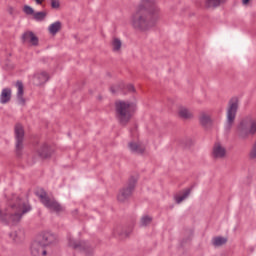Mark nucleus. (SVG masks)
<instances>
[{
	"label": "nucleus",
	"mask_w": 256,
	"mask_h": 256,
	"mask_svg": "<svg viewBox=\"0 0 256 256\" xmlns=\"http://www.w3.org/2000/svg\"><path fill=\"white\" fill-rule=\"evenodd\" d=\"M159 8L155 0H141L137 10L131 16V25L136 31H149L157 23Z\"/></svg>",
	"instance_id": "obj_1"
},
{
	"label": "nucleus",
	"mask_w": 256,
	"mask_h": 256,
	"mask_svg": "<svg viewBox=\"0 0 256 256\" xmlns=\"http://www.w3.org/2000/svg\"><path fill=\"white\" fill-rule=\"evenodd\" d=\"M11 209L15 213H9L7 211L3 212L0 210V221L4 225H17L21 221L22 217L31 211V204L28 201H23L21 198L16 199V203L11 205Z\"/></svg>",
	"instance_id": "obj_2"
},
{
	"label": "nucleus",
	"mask_w": 256,
	"mask_h": 256,
	"mask_svg": "<svg viewBox=\"0 0 256 256\" xmlns=\"http://www.w3.org/2000/svg\"><path fill=\"white\" fill-rule=\"evenodd\" d=\"M116 119H118L120 125H127L133 117V103L129 101H117L115 102Z\"/></svg>",
	"instance_id": "obj_3"
},
{
	"label": "nucleus",
	"mask_w": 256,
	"mask_h": 256,
	"mask_svg": "<svg viewBox=\"0 0 256 256\" xmlns=\"http://www.w3.org/2000/svg\"><path fill=\"white\" fill-rule=\"evenodd\" d=\"M237 111H239V98L232 97L228 102L226 111V122L224 126L226 133H231V129H233V125H235V119H237Z\"/></svg>",
	"instance_id": "obj_4"
},
{
	"label": "nucleus",
	"mask_w": 256,
	"mask_h": 256,
	"mask_svg": "<svg viewBox=\"0 0 256 256\" xmlns=\"http://www.w3.org/2000/svg\"><path fill=\"white\" fill-rule=\"evenodd\" d=\"M236 133L240 139H247L249 135H255L256 120H253L251 116L243 118L237 125Z\"/></svg>",
	"instance_id": "obj_5"
},
{
	"label": "nucleus",
	"mask_w": 256,
	"mask_h": 256,
	"mask_svg": "<svg viewBox=\"0 0 256 256\" xmlns=\"http://www.w3.org/2000/svg\"><path fill=\"white\" fill-rule=\"evenodd\" d=\"M36 197H39L41 203H43L44 207L54 211L55 213H61L63 211V206L55 199L49 198L45 189L41 188L35 192Z\"/></svg>",
	"instance_id": "obj_6"
},
{
	"label": "nucleus",
	"mask_w": 256,
	"mask_h": 256,
	"mask_svg": "<svg viewBox=\"0 0 256 256\" xmlns=\"http://www.w3.org/2000/svg\"><path fill=\"white\" fill-rule=\"evenodd\" d=\"M137 185V177L131 176L128 180V184L124 186L122 189H120L117 199L120 203H125L127 199L133 195V192L135 191V187Z\"/></svg>",
	"instance_id": "obj_7"
},
{
	"label": "nucleus",
	"mask_w": 256,
	"mask_h": 256,
	"mask_svg": "<svg viewBox=\"0 0 256 256\" xmlns=\"http://www.w3.org/2000/svg\"><path fill=\"white\" fill-rule=\"evenodd\" d=\"M14 135H15V151L17 157H22L23 155V141H25V129L23 128V125L20 123H17L14 127Z\"/></svg>",
	"instance_id": "obj_8"
},
{
	"label": "nucleus",
	"mask_w": 256,
	"mask_h": 256,
	"mask_svg": "<svg viewBox=\"0 0 256 256\" xmlns=\"http://www.w3.org/2000/svg\"><path fill=\"white\" fill-rule=\"evenodd\" d=\"M69 247L78 251H84L85 253H93V248L86 241H76L72 238L68 239Z\"/></svg>",
	"instance_id": "obj_9"
},
{
	"label": "nucleus",
	"mask_w": 256,
	"mask_h": 256,
	"mask_svg": "<svg viewBox=\"0 0 256 256\" xmlns=\"http://www.w3.org/2000/svg\"><path fill=\"white\" fill-rule=\"evenodd\" d=\"M54 150L51 145L47 144V142H44L37 150L38 157L40 159H51V156L53 155Z\"/></svg>",
	"instance_id": "obj_10"
},
{
	"label": "nucleus",
	"mask_w": 256,
	"mask_h": 256,
	"mask_svg": "<svg viewBox=\"0 0 256 256\" xmlns=\"http://www.w3.org/2000/svg\"><path fill=\"white\" fill-rule=\"evenodd\" d=\"M37 241H40V243L44 246L47 247L48 245H51L57 241V237L55 234L51 232H42L38 237Z\"/></svg>",
	"instance_id": "obj_11"
},
{
	"label": "nucleus",
	"mask_w": 256,
	"mask_h": 256,
	"mask_svg": "<svg viewBox=\"0 0 256 256\" xmlns=\"http://www.w3.org/2000/svg\"><path fill=\"white\" fill-rule=\"evenodd\" d=\"M32 256H45L47 255V250H45V246L41 244V241H34L30 248Z\"/></svg>",
	"instance_id": "obj_12"
},
{
	"label": "nucleus",
	"mask_w": 256,
	"mask_h": 256,
	"mask_svg": "<svg viewBox=\"0 0 256 256\" xmlns=\"http://www.w3.org/2000/svg\"><path fill=\"white\" fill-rule=\"evenodd\" d=\"M22 41L24 43H31V45H34V47H37V45H39V38L35 35V33L31 31L23 33Z\"/></svg>",
	"instance_id": "obj_13"
},
{
	"label": "nucleus",
	"mask_w": 256,
	"mask_h": 256,
	"mask_svg": "<svg viewBox=\"0 0 256 256\" xmlns=\"http://www.w3.org/2000/svg\"><path fill=\"white\" fill-rule=\"evenodd\" d=\"M49 73L42 71L40 73L34 74V85H45L49 81Z\"/></svg>",
	"instance_id": "obj_14"
},
{
	"label": "nucleus",
	"mask_w": 256,
	"mask_h": 256,
	"mask_svg": "<svg viewBox=\"0 0 256 256\" xmlns=\"http://www.w3.org/2000/svg\"><path fill=\"white\" fill-rule=\"evenodd\" d=\"M16 87L18 89L17 91V100H18V103L20 105H25L26 103V100L25 98L23 97L24 93H25V90H24V86H23V82L21 80H18L16 82Z\"/></svg>",
	"instance_id": "obj_15"
},
{
	"label": "nucleus",
	"mask_w": 256,
	"mask_h": 256,
	"mask_svg": "<svg viewBox=\"0 0 256 256\" xmlns=\"http://www.w3.org/2000/svg\"><path fill=\"white\" fill-rule=\"evenodd\" d=\"M227 155V150L221 146V144L215 145L212 152L214 159H223Z\"/></svg>",
	"instance_id": "obj_16"
},
{
	"label": "nucleus",
	"mask_w": 256,
	"mask_h": 256,
	"mask_svg": "<svg viewBox=\"0 0 256 256\" xmlns=\"http://www.w3.org/2000/svg\"><path fill=\"white\" fill-rule=\"evenodd\" d=\"M128 147L131 153H135L136 155H143L145 153V148L137 142H129Z\"/></svg>",
	"instance_id": "obj_17"
},
{
	"label": "nucleus",
	"mask_w": 256,
	"mask_h": 256,
	"mask_svg": "<svg viewBox=\"0 0 256 256\" xmlns=\"http://www.w3.org/2000/svg\"><path fill=\"white\" fill-rule=\"evenodd\" d=\"M11 101V88H4L0 94V103L5 105Z\"/></svg>",
	"instance_id": "obj_18"
},
{
	"label": "nucleus",
	"mask_w": 256,
	"mask_h": 256,
	"mask_svg": "<svg viewBox=\"0 0 256 256\" xmlns=\"http://www.w3.org/2000/svg\"><path fill=\"white\" fill-rule=\"evenodd\" d=\"M114 233L115 235H119L121 239H125L133 233V227L129 226L128 228H118Z\"/></svg>",
	"instance_id": "obj_19"
},
{
	"label": "nucleus",
	"mask_w": 256,
	"mask_h": 256,
	"mask_svg": "<svg viewBox=\"0 0 256 256\" xmlns=\"http://www.w3.org/2000/svg\"><path fill=\"white\" fill-rule=\"evenodd\" d=\"M9 235L10 238L13 239V241H15V243H21V240L24 239L25 237V232L23 230H18L11 232Z\"/></svg>",
	"instance_id": "obj_20"
},
{
	"label": "nucleus",
	"mask_w": 256,
	"mask_h": 256,
	"mask_svg": "<svg viewBox=\"0 0 256 256\" xmlns=\"http://www.w3.org/2000/svg\"><path fill=\"white\" fill-rule=\"evenodd\" d=\"M193 187L195 186H191L190 188H187L184 191L183 195L175 196V202L177 203V205H179L180 203H183V201H185V199H187V197L191 195V191H193Z\"/></svg>",
	"instance_id": "obj_21"
},
{
	"label": "nucleus",
	"mask_w": 256,
	"mask_h": 256,
	"mask_svg": "<svg viewBox=\"0 0 256 256\" xmlns=\"http://www.w3.org/2000/svg\"><path fill=\"white\" fill-rule=\"evenodd\" d=\"M222 3H225V0H205V7H207V9H216V7H220Z\"/></svg>",
	"instance_id": "obj_22"
},
{
	"label": "nucleus",
	"mask_w": 256,
	"mask_h": 256,
	"mask_svg": "<svg viewBox=\"0 0 256 256\" xmlns=\"http://www.w3.org/2000/svg\"><path fill=\"white\" fill-rule=\"evenodd\" d=\"M50 35H57L61 31V21H56L48 27Z\"/></svg>",
	"instance_id": "obj_23"
},
{
	"label": "nucleus",
	"mask_w": 256,
	"mask_h": 256,
	"mask_svg": "<svg viewBox=\"0 0 256 256\" xmlns=\"http://www.w3.org/2000/svg\"><path fill=\"white\" fill-rule=\"evenodd\" d=\"M199 122L202 127H208V125H211L212 123L211 116L207 115L205 112H202L199 117Z\"/></svg>",
	"instance_id": "obj_24"
},
{
	"label": "nucleus",
	"mask_w": 256,
	"mask_h": 256,
	"mask_svg": "<svg viewBox=\"0 0 256 256\" xmlns=\"http://www.w3.org/2000/svg\"><path fill=\"white\" fill-rule=\"evenodd\" d=\"M227 244V238L223 236H216L212 239V245L214 247H223V245Z\"/></svg>",
	"instance_id": "obj_25"
},
{
	"label": "nucleus",
	"mask_w": 256,
	"mask_h": 256,
	"mask_svg": "<svg viewBox=\"0 0 256 256\" xmlns=\"http://www.w3.org/2000/svg\"><path fill=\"white\" fill-rule=\"evenodd\" d=\"M151 223H153V217L149 215H144L140 219V227H148Z\"/></svg>",
	"instance_id": "obj_26"
},
{
	"label": "nucleus",
	"mask_w": 256,
	"mask_h": 256,
	"mask_svg": "<svg viewBox=\"0 0 256 256\" xmlns=\"http://www.w3.org/2000/svg\"><path fill=\"white\" fill-rule=\"evenodd\" d=\"M46 18H47V12L45 11L34 12V15H33L34 21L41 23V21H43Z\"/></svg>",
	"instance_id": "obj_27"
},
{
	"label": "nucleus",
	"mask_w": 256,
	"mask_h": 256,
	"mask_svg": "<svg viewBox=\"0 0 256 256\" xmlns=\"http://www.w3.org/2000/svg\"><path fill=\"white\" fill-rule=\"evenodd\" d=\"M178 114L182 119H191L193 117V114L187 108H181Z\"/></svg>",
	"instance_id": "obj_28"
},
{
	"label": "nucleus",
	"mask_w": 256,
	"mask_h": 256,
	"mask_svg": "<svg viewBox=\"0 0 256 256\" xmlns=\"http://www.w3.org/2000/svg\"><path fill=\"white\" fill-rule=\"evenodd\" d=\"M120 89H122L124 91V94L127 93H135V86H133V84H122L120 86Z\"/></svg>",
	"instance_id": "obj_29"
},
{
	"label": "nucleus",
	"mask_w": 256,
	"mask_h": 256,
	"mask_svg": "<svg viewBox=\"0 0 256 256\" xmlns=\"http://www.w3.org/2000/svg\"><path fill=\"white\" fill-rule=\"evenodd\" d=\"M121 45H122L121 39L113 38V40H112L113 51H120Z\"/></svg>",
	"instance_id": "obj_30"
},
{
	"label": "nucleus",
	"mask_w": 256,
	"mask_h": 256,
	"mask_svg": "<svg viewBox=\"0 0 256 256\" xmlns=\"http://www.w3.org/2000/svg\"><path fill=\"white\" fill-rule=\"evenodd\" d=\"M23 12L26 14V15H35V10L29 6V5H25L24 8H23Z\"/></svg>",
	"instance_id": "obj_31"
},
{
	"label": "nucleus",
	"mask_w": 256,
	"mask_h": 256,
	"mask_svg": "<svg viewBox=\"0 0 256 256\" xmlns=\"http://www.w3.org/2000/svg\"><path fill=\"white\" fill-rule=\"evenodd\" d=\"M250 159H256V142L254 143L250 154H249Z\"/></svg>",
	"instance_id": "obj_32"
},
{
	"label": "nucleus",
	"mask_w": 256,
	"mask_h": 256,
	"mask_svg": "<svg viewBox=\"0 0 256 256\" xmlns=\"http://www.w3.org/2000/svg\"><path fill=\"white\" fill-rule=\"evenodd\" d=\"M51 7L52 9H59L61 7L59 0H51Z\"/></svg>",
	"instance_id": "obj_33"
},
{
	"label": "nucleus",
	"mask_w": 256,
	"mask_h": 256,
	"mask_svg": "<svg viewBox=\"0 0 256 256\" xmlns=\"http://www.w3.org/2000/svg\"><path fill=\"white\" fill-rule=\"evenodd\" d=\"M43 1L45 0H35L36 5H43Z\"/></svg>",
	"instance_id": "obj_34"
},
{
	"label": "nucleus",
	"mask_w": 256,
	"mask_h": 256,
	"mask_svg": "<svg viewBox=\"0 0 256 256\" xmlns=\"http://www.w3.org/2000/svg\"><path fill=\"white\" fill-rule=\"evenodd\" d=\"M110 91H111V93H117V90L115 89V87H110Z\"/></svg>",
	"instance_id": "obj_35"
},
{
	"label": "nucleus",
	"mask_w": 256,
	"mask_h": 256,
	"mask_svg": "<svg viewBox=\"0 0 256 256\" xmlns=\"http://www.w3.org/2000/svg\"><path fill=\"white\" fill-rule=\"evenodd\" d=\"M250 0H242L243 5H249Z\"/></svg>",
	"instance_id": "obj_36"
},
{
	"label": "nucleus",
	"mask_w": 256,
	"mask_h": 256,
	"mask_svg": "<svg viewBox=\"0 0 256 256\" xmlns=\"http://www.w3.org/2000/svg\"><path fill=\"white\" fill-rule=\"evenodd\" d=\"M8 11H9L10 15H13V7H10Z\"/></svg>",
	"instance_id": "obj_37"
}]
</instances>
